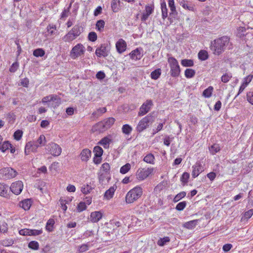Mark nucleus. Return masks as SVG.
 I'll list each match as a JSON object with an SVG mask.
<instances>
[{
  "mask_svg": "<svg viewBox=\"0 0 253 253\" xmlns=\"http://www.w3.org/2000/svg\"><path fill=\"white\" fill-rule=\"evenodd\" d=\"M46 142L44 135H41L35 141H30L26 144L25 147V154L26 155L31 153H37L39 147L45 145Z\"/></svg>",
  "mask_w": 253,
  "mask_h": 253,
  "instance_id": "obj_1",
  "label": "nucleus"
},
{
  "mask_svg": "<svg viewBox=\"0 0 253 253\" xmlns=\"http://www.w3.org/2000/svg\"><path fill=\"white\" fill-rule=\"evenodd\" d=\"M230 39L227 36H223L211 42V49L215 54L219 55L228 45Z\"/></svg>",
  "mask_w": 253,
  "mask_h": 253,
  "instance_id": "obj_2",
  "label": "nucleus"
},
{
  "mask_svg": "<svg viewBox=\"0 0 253 253\" xmlns=\"http://www.w3.org/2000/svg\"><path fill=\"white\" fill-rule=\"evenodd\" d=\"M115 121V119L112 117L105 119L93 125L91 128V131L97 133H103L110 128Z\"/></svg>",
  "mask_w": 253,
  "mask_h": 253,
  "instance_id": "obj_3",
  "label": "nucleus"
},
{
  "mask_svg": "<svg viewBox=\"0 0 253 253\" xmlns=\"http://www.w3.org/2000/svg\"><path fill=\"white\" fill-rule=\"evenodd\" d=\"M157 117L155 112L149 114L147 116L142 118L138 123L136 130L138 132H141L151 125Z\"/></svg>",
  "mask_w": 253,
  "mask_h": 253,
  "instance_id": "obj_4",
  "label": "nucleus"
},
{
  "mask_svg": "<svg viewBox=\"0 0 253 253\" xmlns=\"http://www.w3.org/2000/svg\"><path fill=\"white\" fill-rule=\"evenodd\" d=\"M142 188L140 186H136L129 190L126 195V203L130 204L137 200L142 195Z\"/></svg>",
  "mask_w": 253,
  "mask_h": 253,
  "instance_id": "obj_5",
  "label": "nucleus"
},
{
  "mask_svg": "<svg viewBox=\"0 0 253 253\" xmlns=\"http://www.w3.org/2000/svg\"><path fill=\"white\" fill-rule=\"evenodd\" d=\"M83 28L79 25H75L72 30L69 31L64 37L66 42H70L75 40L83 32Z\"/></svg>",
  "mask_w": 253,
  "mask_h": 253,
  "instance_id": "obj_6",
  "label": "nucleus"
},
{
  "mask_svg": "<svg viewBox=\"0 0 253 253\" xmlns=\"http://www.w3.org/2000/svg\"><path fill=\"white\" fill-rule=\"evenodd\" d=\"M168 62L170 68V74L172 77H178L180 73V69L177 60L173 57L168 58Z\"/></svg>",
  "mask_w": 253,
  "mask_h": 253,
  "instance_id": "obj_7",
  "label": "nucleus"
},
{
  "mask_svg": "<svg viewBox=\"0 0 253 253\" xmlns=\"http://www.w3.org/2000/svg\"><path fill=\"white\" fill-rule=\"evenodd\" d=\"M153 171L154 169L153 168H148L147 169L139 168L136 173V178L140 181L143 180L152 174Z\"/></svg>",
  "mask_w": 253,
  "mask_h": 253,
  "instance_id": "obj_8",
  "label": "nucleus"
},
{
  "mask_svg": "<svg viewBox=\"0 0 253 253\" xmlns=\"http://www.w3.org/2000/svg\"><path fill=\"white\" fill-rule=\"evenodd\" d=\"M84 47L81 43H78L72 49L70 55L73 59H76L84 54Z\"/></svg>",
  "mask_w": 253,
  "mask_h": 253,
  "instance_id": "obj_9",
  "label": "nucleus"
},
{
  "mask_svg": "<svg viewBox=\"0 0 253 253\" xmlns=\"http://www.w3.org/2000/svg\"><path fill=\"white\" fill-rule=\"evenodd\" d=\"M48 152L53 156H58L61 154L62 149L57 144L55 143H51L46 146V148Z\"/></svg>",
  "mask_w": 253,
  "mask_h": 253,
  "instance_id": "obj_10",
  "label": "nucleus"
},
{
  "mask_svg": "<svg viewBox=\"0 0 253 253\" xmlns=\"http://www.w3.org/2000/svg\"><path fill=\"white\" fill-rule=\"evenodd\" d=\"M153 105V103L152 100H147L140 107L139 111L138 114V116H142L146 114L150 110Z\"/></svg>",
  "mask_w": 253,
  "mask_h": 253,
  "instance_id": "obj_11",
  "label": "nucleus"
},
{
  "mask_svg": "<svg viewBox=\"0 0 253 253\" xmlns=\"http://www.w3.org/2000/svg\"><path fill=\"white\" fill-rule=\"evenodd\" d=\"M23 188V184L21 181H17L12 183L10 187L11 191L17 195L22 192Z\"/></svg>",
  "mask_w": 253,
  "mask_h": 253,
  "instance_id": "obj_12",
  "label": "nucleus"
},
{
  "mask_svg": "<svg viewBox=\"0 0 253 253\" xmlns=\"http://www.w3.org/2000/svg\"><path fill=\"white\" fill-rule=\"evenodd\" d=\"M42 233V229H22L19 231V234L21 235L36 236L41 234Z\"/></svg>",
  "mask_w": 253,
  "mask_h": 253,
  "instance_id": "obj_13",
  "label": "nucleus"
},
{
  "mask_svg": "<svg viewBox=\"0 0 253 253\" xmlns=\"http://www.w3.org/2000/svg\"><path fill=\"white\" fill-rule=\"evenodd\" d=\"M95 54L97 57H106L108 55V50L107 46L104 44L98 47L95 51Z\"/></svg>",
  "mask_w": 253,
  "mask_h": 253,
  "instance_id": "obj_14",
  "label": "nucleus"
},
{
  "mask_svg": "<svg viewBox=\"0 0 253 253\" xmlns=\"http://www.w3.org/2000/svg\"><path fill=\"white\" fill-rule=\"evenodd\" d=\"M192 169V175L194 178L197 177L204 170L203 167L200 162H197L193 166Z\"/></svg>",
  "mask_w": 253,
  "mask_h": 253,
  "instance_id": "obj_15",
  "label": "nucleus"
},
{
  "mask_svg": "<svg viewBox=\"0 0 253 253\" xmlns=\"http://www.w3.org/2000/svg\"><path fill=\"white\" fill-rule=\"evenodd\" d=\"M3 174L8 178L14 177L17 175V171L11 168H5L1 170Z\"/></svg>",
  "mask_w": 253,
  "mask_h": 253,
  "instance_id": "obj_16",
  "label": "nucleus"
},
{
  "mask_svg": "<svg viewBox=\"0 0 253 253\" xmlns=\"http://www.w3.org/2000/svg\"><path fill=\"white\" fill-rule=\"evenodd\" d=\"M116 47L117 51L122 53L126 50V42L122 39H120L116 43Z\"/></svg>",
  "mask_w": 253,
  "mask_h": 253,
  "instance_id": "obj_17",
  "label": "nucleus"
},
{
  "mask_svg": "<svg viewBox=\"0 0 253 253\" xmlns=\"http://www.w3.org/2000/svg\"><path fill=\"white\" fill-rule=\"evenodd\" d=\"M154 11V7L152 6L148 5H146L145 12H143L141 20L143 22H145L148 18V17L153 13Z\"/></svg>",
  "mask_w": 253,
  "mask_h": 253,
  "instance_id": "obj_18",
  "label": "nucleus"
},
{
  "mask_svg": "<svg viewBox=\"0 0 253 253\" xmlns=\"http://www.w3.org/2000/svg\"><path fill=\"white\" fill-rule=\"evenodd\" d=\"M111 224L114 225V226L116 227V228H114L113 229L114 232L116 235H117V231L118 232V235L119 236H121L124 234V231H123V229L121 226V223L119 221L113 220L111 222Z\"/></svg>",
  "mask_w": 253,
  "mask_h": 253,
  "instance_id": "obj_19",
  "label": "nucleus"
},
{
  "mask_svg": "<svg viewBox=\"0 0 253 253\" xmlns=\"http://www.w3.org/2000/svg\"><path fill=\"white\" fill-rule=\"evenodd\" d=\"M112 142L111 136L109 135L103 138L99 142L98 144L102 145L104 148L107 149L109 147L110 143Z\"/></svg>",
  "mask_w": 253,
  "mask_h": 253,
  "instance_id": "obj_20",
  "label": "nucleus"
},
{
  "mask_svg": "<svg viewBox=\"0 0 253 253\" xmlns=\"http://www.w3.org/2000/svg\"><path fill=\"white\" fill-rule=\"evenodd\" d=\"M102 217V213L100 211H96L91 213L90 221L92 222H98Z\"/></svg>",
  "mask_w": 253,
  "mask_h": 253,
  "instance_id": "obj_21",
  "label": "nucleus"
},
{
  "mask_svg": "<svg viewBox=\"0 0 253 253\" xmlns=\"http://www.w3.org/2000/svg\"><path fill=\"white\" fill-rule=\"evenodd\" d=\"M32 205L31 201L29 199H25L24 200L19 202L18 206L19 207L22 208L24 210H28L30 209Z\"/></svg>",
  "mask_w": 253,
  "mask_h": 253,
  "instance_id": "obj_22",
  "label": "nucleus"
},
{
  "mask_svg": "<svg viewBox=\"0 0 253 253\" xmlns=\"http://www.w3.org/2000/svg\"><path fill=\"white\" fill-rule=\"evenodd\" d=\"M117 187L113 186L111 187L108 190H107L104 194V198L107 200L111 199L114 194L115 191H116Z\"/></svg>",
  "mask_w": 253,
  "mask_h": 253,
  "instance_id": "obj_23",
  "label": "nucleus"
},
{
  "mask_svg": "<svg viewBox=\"0 0 253 253\" xmlns=\"http://www.w3.org/2000/svg\"><path fill=\"white\" fill-rule=\"evenodd\" d=\"M81 159L86 162L91 157V151L88 149H84L81 153Z\"/></svg>",
  "mask_w": 253,
  "mask_h": 253,
  "instance_id": "obj_24",
  "label": "nucleus"
},
{
  "mask_svg": "<svg viewBox=\"0 0 253 253\" xmlns=\"http://www.w3.org/2000/svg\"><path fill=\"white\" fill-rule=\"evenodd\" d=\"M9 189L8 186L0 183V196L7 197L8 196L7 192Z\"/></svg>",
  "mask_w": 253,
  "mask_h": 253,
  "instance_id": "obj_25",
  "label": "nucleus"
},
{
  "mask_svg": "<svg viewBox=\"0 0 253 253\" xmlns=\"http://www.w3.org/2000/svg\"><path fill=\"white\" fill-rule=\"evenodd\" d=\"M107 110L105 107L99 108L96 111H94L92 114V117L94 118H98L101 116L103 114L106 112Z\"/></svg>",
  "mask_w": 253,
  "mask_h": 253,
  "instance_id": "obj_26",
  "label": "nucleus"
},
{
  "mask_svg": "<svg viewBox=\"0 0 253 253\" xmlns=\"http://www.w3.org/2000/svg\"><path fill=\"white\" fill-rule=\"evenodd\" d=\"M209 149L211 155H214L219 152L221 148L219 144L215 143L210 146Z\"/></svg>",
  "mask_w": 253,
  "mask_h": 253,
  "instance_id": "obj_27",
  "label": "nucleus"
},
{
  "mask_svg": "<svg viewBox=\"0 0 253 253\" xmlns=\"http://www.w3.org/2000/svg\"><path fill=\"white\" fill-rule=\"evenodd\" d=\"M197 222L198 220H193L186 222L183 224V227L188 229H192L196 226Z\"/></svg>",
  "mask_w": 253,
  "mask_h": 253,
  "instance_id": "obj_28",
  "label": "nucleus"
},
{
  "mask_svg": "<svg viewBox=\"0 0 253 253\" xmlns=\"http://www.w3.org/2000/svg\"><path fill=\"white\" fill-rule=\"evenodd\" d=\"M53 97L51 103H50V106L55 108L60 105V98L56 95L53 94Z\"/></svg>",
  "mask_w": 253,
  "mask_h": 253,
  "instance_id": "obj_29",
  "label": "nucleus"
},
{
  "mask_svg": "<svg viewBox=\"0 0 253 253\" xmlns=\"http://www.w3.org/2000/svg\"><path fill=\"white\" fill-rule=\"evenodd\" d=\"M129 55L132 59L135 60L140 59L141 58L140 52L137 48L131 51Z\"/></svg>",
  "mask_w": 253,
  "mask_h": 253,
  "instance_id": "obj_30",
  "label": "nucleus"
},
{
  "mask_svg": "<svg viewBox=\"0 0 253 253\" xmlns=\"http://www.w3.org/2000/svg\"><path fill=\"white\" fill-rule=\"evenodd\" d=\"M154 160H155V157L151 153H149V154H147L146 156L144 157V158L143 159V161L145 162H146L148 164H154Z\"/></svg>",
  "mask_w": 253,
  "mask_h": 253,
  "instance_id": "obj_31",
  "label": "nucleus"
},
{
  "mask_svg": "<svg viewBox=\"0 0 253 253\" xmlns=\"http://www.w3.org/2000/svg\"><path fill=\"white\" fill-rule=\"evenodd\" d=\"M232 77V74L231 72H226L222 76L221 80L223 83H226L230 81Z\"/></svg>",
  "mask_w": 253,
  "mask_h": 253,
  "instance_id": "obj_32",
  "label": "nucleus"
},
{
  "mask_svg": "<svg viewBox=\"0 0 253 253\" xmlns=\"http://www.w3.org/2000/svg\"><path fill=\"white\" fill-rule=\"evenodd\" d=\"M93 152L94 153V156L96 157H101L103 150L101 147L96 146L94 148Z\"/></svg>",
  "mask_w": 253,
  "mask_h": 253,
  "instance_id": "obj_33",
  "label": "nucleus"
},
{
  "mask_svg": "<svg viewBox=\"0 0 253 253\" xmlns=\"http://www.w3.org/2000/svg\"><path fill=\"white\" fill-rule=\"evenodd\" d=\"M168 4H169V6L170 7V9L171 11V12L170 13V15L176 14L177 13V12H176L175 7L174 6V0H169Z\"/></svg>",
  "mask_w": 253,
  "mask_h": 253,
  "instance_id": "obj_34",
  "label": "nucleus"
},
{
  "mask_svg": "<svg viewBox=\"0 0 253 253\" xmlns=\"http://www.w3.org/2000/svg\"><path fill=\"white\" fill-rule=\"evenodd\" d=\"M161 10L162 17L165 19L168 16V9L165 2H163L161 3Z\"/></svg>",
  "mask_w": 253,
  "mask_h": 253,
  "instance_id": "obj_35",
  "label": "nucleus"
},
{
  "mask_svg": "<svg viewBox=\"0 0 253 253\" xmlns=\"http://www.w3.org/2000/svg\"><path fill=\"white\" fill-rule=\"evenodd\" d=\"M105 26V22L103 20H99L97 21L96 24V29L99 31H103Z\"/></svg>",
  "mask_w": 253,
  "mask_h": 253,
  "instance_id": "obj_36",
  "label": "nucleus"
},
{
  "mask_svg": "<svg viewBox=\"0 0 253 253\" xmlns=\"http://www.w3.org/2000/svg\"><path fill=\"white\" fill-rule=\"evenodd\" d=\"M120 1L119 0H113L111 3V7L112 9L114 12H117L119 10V7L118 4L120 3Z\"/></svg>",
  "mask_w": 253,
  "mask_h": 253,
  "instance_id": "obj_37",
  "label": "nucleus"
},
{
  "mask_svg": "<svg viewBox=\"0 0 253 253\" xmlns=\"http://www.w3.org/2000/svg\"><path fill=\"white\" fill-rule=\"evenodd\" d=\"M54 223L55 221L53 219H49L46 223L45 227L46 229L49 232L52 231L53 230V226L54 224Z\"/></svg>",
  "mask_w": 253,
  "mask_h": 253,
  "instance_id": "obj_38",
  "label": "nucleus"
},
{
  "mask_svg": "<svg viewBox=\"0 0 253 253\" xmlns=\"http://www.w3.org/2000/svg\"><path fill=\"white\" fill-rule=\"evenodd\" d=\"M161 74V70L160 69H157L151 73V77L152 79H158Z\"/></svg>",
  "mask_w": 253,
  "mask_h": 253,
  "instance_id": "obj_39",
  "label": "nucleus"
},
{
  "mask_svg": "<svg viewBox=\"0 0 253 253\" xmlns=\"http://www.w3.org/2000/svg\"><path fill=\"white\" fill-rule=\"evenodd\" d=\"M45 54V51L42 48H38L33 51V55L36 57H42Z\"/></svg>",
  "mask_w": 253,
  "mask_h": 253,
  "instance_id": "obj_40",
  "label": "nucleus"
},
{
  "mask_svg": "<svg viewBox=\"0 0 253 253\" xmlns=\"http://www.w3.org/2000/svg\"><path fill=\"white\" fill-rule=\"evenodd\" d=\"M181 63L184 67H192L194 65L193 61L191 59H183Z\"/></svg>",
  "mask_w": 253,
  "mask_h": 253,
  "instance_id": "obj_41",
  "label": "nucleus"
},
{
  "mask_svg": "<svg viewBox=\"0 0 253 253\" xmlns=\"http://www.w3.org/2000/svg\"><path fill=\"white\" fill-rule=\"evenodd\" d=\"M199 58L201 60H205L208 58V54L206 50H201L198 53Z\"/></svg>",
  "mask_w": 253,
  "mask_h": 253,
  "instance_id": "obj_42",
  "label": "nucleus"
},
{
  "mask_svg": "<svg viewBox=\"0 0 253 253\" xmlns=\"http://www.w3.org/2000/svg\"><path fill=\"white\" fill-rule=\"evenodd\" d=\"M89 243L83 244L78 247V251L79 253H82L87 251L89 249Z\"/></svg>",
  "mask_w": 253,
  "mask_h": 253,
  "instance_id": "obj_43",
  "label": "nucleus"
},
{
  "mask_svg": "<svg viewBox=\"0 0 253 253\" xmlns=\"http://www.w3.org/2000/svg\"><path fill=\"white\" fill-rule=\"evenodd\" d=\"M195 75V71L192 69H187L185 71V76L187 78H191Z\"/></svg>",
  "mask_w": 253,
  "mask_h": 253,
  "instance_id": "obj_44",
  "label": "nucleus"
},
{
  "mask_svg": "<svg viewBox=\"0 0 253 253\" xmlns=\"http://www.w3.org/2000/svg\"><path fill=\"white\" fill-rule=\"evenodd\" d=\"M186 193L184 191L180 192L179 193L177 194L173 198V202L176 203L178 202L182 198H184L186 196Z\"/></svg>",
  "mask_w": 253,
  "mask_h": 253,
  "instance_id": "obj_45",
  "label": "nucleus"
},
{
  "mask_svg": "<svg viewBox=\"0 0 253 253\" xmlns=\"http://www.w3.org/2000/svg\"><path fill=\"white\" fill-rule=\"evenodd\" d=\"M132 130V127L128 125H125L122 127V131L126 134H129Z\"/></svg>",
  "mask_w": 253,
  "mask_h": 253,
  "instance_id": "obj_46",
  "label": "nucleus"
},
{
  "mask_svg": "<svg viewBox=\"0 0 253 253\" xmlns=\"http://www.w3.org/2000/svg\"><path fill=\"white\" fill-rule=\"evenodd\" d=\"M28 247L32 250H38L39 248V244L37 241H31L28 244Z\"/></svg>",
  "mask_w": 253,
  "mask_h": 253,
  "instance_id": "obj_47",
  "label": "nucleus"
},
{
  "mask_svg": "<svg viewBox=\"0 0 253 253\" xmlns=\"http://www.w3.org/2000/svg\"><path fill=\"white\" fill-rule=\"evenodd\" d=\"M11 144L8 141L4 142L0 147V149L2 152H5L11 147Z\"/></svg>",
  "mask_w": 253,
  "mask_h": 253,
  "instance_id": "obj_48",
  "label": "nucleus"
},
{
  "mask_svg": "<svg viewBox=\"0 0 253 253\" xmlns=\"http://www.w3.org/2000/svg\"><path fill=\"white\" fill-rule=\"evenodd\" d=\"M130 165L129 163H127L120 169V172L122 174H125L130 169Z\"/></svg>",
  "mask_w": 253,
  "mask_h": 253,
  "instance_id": "obj_49",
  "label": "nucleus"
},
{
  "mask_svg": "<svg viewBox=\"0 0 253 253\" xmlns=\"http://www.w3.org/2000/svg\"><path fill=\"white\" fill-rule=\"evenodd\" d=\"M213 90V87L212 86H209L208 88L204 90L203 92V95L205 97H210L212 93Z\"/></svg>",
  "mask_w": 253,
  "mask_h": 253,
  "instance_id": "obj_50",
  "label": "nucleus"
},
{
  "mask_svg": "<svg viewBox=\"0 0 253 253\" xmlns=\"http://www.w3.org/2000/svg\"><path fill=\"white\" fill-rule=\"evenodd\" d=\"M190 175L188 172H184L181 177L180 180L183 183V185H185L188 182V179L189 178Z\"/></svg>",
  "mask_w": 253,
  "mask_h": 253,
  "instance_id": "obj_51",
  "label": "nucleus"
},
{
  "mask_svg": "<svg viewBox=\"0 0 253 253\" xmlns=\"http://www.w3.org/2000/svg\"><path fill=\"white\" fill-rule=\"evenodd\" d=\"M71 201V200L70 199L69 200L63 199L62 198L60 199L59 202L61 205V208L64 211H66L67 209V207L66 206V204H68V202Z\"/></svg>",
  "mask_w": 253,
  "mask_h": 253,
  "instance_id": "obj_52",
  "label": "nucleus"
},
{
  "mask_svg": "<svg viewBox=\"0 0 253 253\" xmlns=\"http://www.w3.org/2000/svg\"><path fill=\"white\" fill-rule=\"evenodd\" d=\"M92 188L91 186L88 185H84L81 188V191L84 194H87L91 192Z\"/></svg>",
  "mask_w": 253,
  "mask_h": 253,
  "instance_id": "obj_53",
  "label": "nucleus"
},
{
  "mask_svg": "<svg viewBox=\"0 0 253 253\" xmlns=\"http://www.w3.org/2000/svg\"><path fill=\"white\" fill-rule=\"evenodd\" d=\"M170 241L169 237H165L163 238H161L158 241V245L160 246H164L167 243L169 242Z\"/></svg>",
  "mask_w": 253,
  "mask_h": 253,
  "instance_id": "obj_54",
  "label": "nucleus"
},
{
  "mask_svg": "<svg viewBox=\"0 0 253 253\" xmlns=\"http://www.w3.org/2000/svg\"><path fill=\"white\" fill-rule=\"evenodd\" d=\"M13 243V241L11 239L3 240L0 242V245L4 247H8L11 246Z\"/></svg>",
  "mask_w": 253,
  "mask_h": 253,
  "instance_id": "obj_55",
  "label": "nucleus"
},
{
  "mask_svg": "<svg viewBox=\"0 0 253 253\" xmlns=\"http://www.w3.org/2000/svg\"><path fill=\"white\" fill-rule=\"evenodd\" d=\"M186 202L183 201L179 203L176 206L175 209L177 211H182L186 206Z\"/></svg>",
  "mask_w": 253,
  "mask_h": 253,
  "instance_id": "obj_56",
  "label": "nucleus"
},
{
  "mask_svg": "<svg viewBox=\"0 0 253 253\" xmlns=\"http://www.w3.org/2000/svg\"><path fill=\"white\" fill-rule=\"evenodd\" d=\"M53 94H52V95H50L49 96H45V97H44L42 99V102L43 103H48V105L50 106V103H51L52 100V98H53Z\"/></svg>",
  "mask_w": 253,
  "mask_h": 253,
  "instance_id": "obj_57",
  "label": "nucleus"
},
{
  "mask_svg": "<svg viewBox=\"0 0 253 253\" xmlns=\"http://www.w3.org/2000/svg\"><path fill=\"white\" fill-rule=\"evenodd\" d=\"M97 36L94 32H90L88 36V40L91 42H95L97 40Z\"/></svg>",
  "mask_w": 253,
  "mask_h": 253,
  "instance_id": "obj_58",
  "label": "nucleus"
},
{
  "mask_svg": "<svg viewBox=\"0 0 253 253\" xmlns=\"http://www.w3.org/2000/svg\"><path fill=\"white\" fill-rule=\"evenodd\" d=\"M23 132L22 130H16L14 133L13 136L14 137V139L16 140H19L22 136Z\"/></svg>",
  "mask_w": 253,
  "mask_h": 253,
  "instance_id": "obj_59",
  "label": "nucleus"
},
{
  "mask_svg": "<svg viewBox=\"0 0 253 253\" xmlns=\"http://www.w3.org/2000/svg\"><path fill=\"white\" fill-rule=\"evenodd\" d=\"M86 208V204H85V203L84 202H80L78 205V207H77V210L78 211H82L84 210H85Z\"/></svg>",
  "mask_w": 253,
  "mask_h": 253,
  "instance_id": "obj_60",
  "label": "nucleus"
},
{
  "mask_svg": "<svg viewBox=\"0 0 253 253\" xmlns=\"http://www.w3.org/2000/svg\"><path fill=\"white\" fill-rule=\"evenodd\" d=\"M19 64L17 62L13 63L9 68V71L11 73H14L17 70Z\"/></svg>",
  "mask_w": 253,
  "mask_h": 253,
  "instance_id": "obj_61",
  "label": "nucleus"
},
{
  "mask_svg": "<svg viewBox=\"0 0 253 253\" xmlns=\"http://www.w3.org/2000/svg\"><path fill=\"white\" fill-rule=\"evenodd\" d=\"M253 78V75H249V76L244 78L243 84L247 86V85L251 82Z\"/></svg>",
  "mask_w": 253,
  "mask_h": 253,
  "instance_id": "obj_62",
  "label": "nucleus"
},
{
  "mask_svg": "<svg viewBox=\"0 0 253 253\" xmlns=\"http://www.w3.org/2000/svg\"><path fill=\"white\" fill-rule=\"evenodd\" d=\"M248 101L253 105V92H249L247 94Z\"/></svg>",
  "mask_w": 253,
  "mask_h": 253,
  "instance_id": "obj_63",
  "label": "nucleus"
},
{
  "mask_svg": "<svg viewBox=\"0 0 253 253\" xmlns=\"http://www.w3.org/2000/svg\"><path fill=\"white\" fill-rule=\"evenodd\" d=\"M253 214V209H251L244 213V217L246 218H250Z\"/></svg>",
  "mask_w": 253,
  "mask_h": 253,
  "instance_id": "obj_64",
  "label": "nucleus"
}]
</instances>
